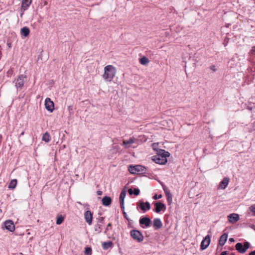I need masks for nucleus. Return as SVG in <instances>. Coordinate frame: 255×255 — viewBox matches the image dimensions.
<instances>
[{
	"instance_id": "obj_1",
	"label": "nucleus",
	"mask_w": 255,
	"mask_h": 255,
	"mask_svg": "<svg viewBox=\"0 0 255 255\" xmlns=\"http://www.w3.org/2000/svg\"><path fill=\"white\" fill-rule=\"evenodd\" d=\"M116 74V69L113 66L109 65L105 67L103 77L105 80L111 82Z\"/></svg>"
},
{
	"instance_id": "obj_2",
	"label": "nucleus",
	"mask_w": 255,
	"mask_h": 255,
	"mask_svg": "<svg viewBox=\"0 0 255 255\" xmlns=\"http://www.w3.org/2000/svg\"><path fill=\"white\" fill-rule=\"evenodd\" d=\"M128 170L131 174H135L145 173L146 168L141 165H130L128 167Z\"/></svg>"
},
{
	"instance_id": "obj_3",
	"label": "nucleus",
	"mask_w": 255,
	"mask_h": 255,
	"mask_svg": "<svg viewBox=\"0 0 255 255\" xmlns=\"http://www.w3.org/2000/svg\"><path fill=\"white\" fill-rule=\"evenodd\" d=\"M26 79V77L23 75H19L16 80L14 82L15 83V86L17 89H19L21 90L23 86L24 83Z\"/></svg>"
},
{
	"instance_id": "obj_4",
	"label": "nucleus",
	"mask_w": 255,
	"mask_h": 255,
	"mask_svg": "<svg viewBox=\"0 0 255 255\" xmlns=\"http://www.w3.org/2000/svg\"><path fill=\"white\" fill-rule=\"evenodd\" d=\"M131 237L138 242H141L143 240L144 237L142 234L138 231L133 230L130 231Z\"/></svg>"
},
{
	"instance_id": "obj_5",
	"label": "nucleus",
	"mask_w": 255,
	"mask_h": 255,
	"mask_svg": "<svg viewBox=\"0 0 255 255\" xmlns=\"http://www.w3.org/2000/svg\"><path fill=\"white\" fill-rule=\"evenodd\" d=\"M152 160L156 163L159 164H164L167 161V158H165V156H160L156 155L152 157Z\"/></svg>"
},
{
	"instance_id": "obj_6",
	"label": "nucleus",
	"mask_w": 255,
	"mask_h": 255,
	"mask_svg": "<svg viewBox=\"0 0 255 255\" xmlns=\"http://www.w3.org/2000/svg\"><path fill=\"white\" fill-rule=\"evenodd\" d=\"M45 102V106L46 110L50 112H53L54 107V103L49 98H47Z\"/></svg>"
},
{
	"instance_id": "obj_7",
	"label": "nucleus",
	"mask_w": 255,
	"mask_h": 255,
	"mask_svg": "<svg viewBox=\"0 0 255 255\" xmlns=\"http://www.w3.org/2000/svg\"><path fill=\"white\" fill-rule=\"evenodd\" d=\"M210 243V237L207 235L203 240L201 244V249L203 250L206 249Z\"/></svg>"
},
{
	"instance_id": "obj_8",
	"label": "nucleus",
	"mask_w": 255,
	"mask_h": 255,
	"mask_svg": "<svg viewBox=\"0 0 255 255\" xmlns=\"http://www.w3.org/2000/svg\"><path fill=\"white\" fill-rule=\"evenodd\" d=\"M84 218L86 222L89 225H91L93 220V214L90 211H86L84 213Z\"/></svg>"
},
{
	"instance_id": "obj_9",
	"label": "nucleus",
	"mask_w": 255,
	"mask_h": 255,
	"mask_svg": "<svg viewBox=\"0 0 255 255\" xmlns=\"http://www.w3.org/2000/svg\"><path fill=\"white\" fill-rule=\"evenodd\" d=\"M154 205L155 206L154 211L157 213H159L161 210L165 211L166 209L165 205L160 202H155Z\"/></svg>"
},
{
	"instance_id": "obj_10",
	"label": "nucleus",
	"mask_w": 255,
	"mask_h": 255,
	"mask_svg": "<svg viewBox=\"0 0 255 255\" xmlns=\"http://www.w3.org/2000/svg\"><path fill=\"white\" fill-rule=\"evenodd\" d=\"M229 222L232 224L236 223L239 220V215L236 213L230 214L228 216Z\"/></svg>"
},
{
	"instance_id": "obj_11",
	"label": "nucleus",
	"mask_w": 255,
	"mask_h": 255,
	"mask_svg": "<svg viewBox=\"0 0 255 255\" xmlns=\"http://www.w3.org/2000/svg\"><path fill=\"white\" fill-rule=\"evenodd\" d=\"M4 226L6 230L12 232L15 229V227L13 223L11 221H6L4 222Z\"/></svg>"
},
{
	"instance_id": "obj_12",
	"label": "nucleus",
	"mask_w": 255,
	"mask_h": 255,
	"mask_svg": "<svg viewBox=\"0 0 255 255\" xmlns=\"http://www.w3.org/2000/svg\"><path fill=\"white\" fill-rule=\"evenodd\" d=\"M126 191L125 190H123L120 196V206L122 210L125 209V206H124V199L126 197Z\"/></svg>"
},
{
	"instance_id": "obj_13",
	"label": "nucleus",
	"mask_w": 255,
	"mask_h": 255,
	"mask_svg": "<svg viewBox=\"0 0 255 255\" xmlns=\"http://www.w3.org/2000/svg\"><path fill=\"white\" fill-rule=\"evenodd\" d=\"M135 140L136 139L133 137H130L127 140H124L123 145H124L125 148H129L131 144L134 143L135 142Z\"/></svg>"
},
{
	"instance_id": "obj_14",
	"label": "nucleus",
	"mask_w": 255,
	"mask_h": 255,
	"mask_svg": "<svg viewBox=\"0 0 255 255\" xmlns=\"http://www.w3.org/2000/svg\"><path fill=\"white\" fill-rule=\"evenodd\" d=\"M151 223L150 219L148 217H143L139 220L140 225H144L145 227H148Z\"/></svg>"
},
{
	"instance_id": "obj_15",
	"label": "nucleus",
	"mask_w": 255,
	"mask_h": 255,
	"mask_svg": "<svg viewBox=\"0 0 255 255\" xmlns=\"http://www.w3.org/2000/svg\"><path fill=\"white\" fill-rule=\"evenodd\" d=\"M32 0H22L21 3V9L24 11L27 9L31 3Z\"/></svg>"
},
{
	"instance_id": "obj_16",
	"label": "nucleus",
	"mask_w": 255,
	"mask_h": 255,
	"mask_svg": "<svg viewBox=\"0 0 255 255\" xmlns=\"http://www.w3.org/2000/svg\"><path fill=\"white\" fill-rule=\"evenodd\" d=\"M156 155L165 156V158H167L170 156V153L168 151L160 149L157 150Z\"/></svg>"
},
{
	"instance_id": "obj_17",
	"label": "nucleus",
	"mask_w": 255,
	"mask_h": 255,
	"mask_svg": "<svg viewBox=\"0 0 255 255\" xmlns=\"http://www.w3.org/2000/svg\"><path fill=\"white\" fill-rule=\"evenodd\" d=\"M229 182V179L228 178H224L221 182L219 185V188L224 189L228 186Z\"/></svg>"
},
{
	"instance_id": "obj_18",
	"label": "nucleus",
	"mask_w": 255,
	"mask_h": 255,
	"mask_svg": "<svg viewBox=\"0 0 255 255\" xmlns=\"http://www.w3.org/2000/svg\"><path fill=\"white\" fill-rule=\"evenodd\" d=\"M228 238V235L226 233L223 234L220 237L219 241V244L221 246H223L225 244Z\"/></svg>"
},
{
	"instance_id": "obj_19",
	"label": "nucleus",
	"mask_w": 255,
	"mask_h": 255,
	"mask_svg": "<svg viewBox=\"0 0 255 255\" xmlns=\"http://www.w3.org/2000/svg\"><path fill=\"white\" fill-rule=\"evenodd\" d=\"M102 204L103 205L105 206H108L111 205L112 202L111 198L108 196H105L103 198L102 200Z\"/></svg>"
},
{
	"instance_id": "obj_20",
	"label": "nucleus",
	"mask_w": 255,
	"mask_h": 255,
	"mask_svg": "<svg viewBox=\"0 0 255 255\" xmlns=\"http://www.w3.org/2000/svg\"><path fill=\"white\" fill-rule=\"evenodd\" d=\"M163 189L166 195L167 201L169 203H171L172 202V195L165 186H163Z\"/></svg>"
},
{
	"instance_id": "obj_21",
	"label": "nucleus",
	"mask_w": 255,
	"mask_h": 255,
	"mask_svg": "<svg viewBox=\"0 0 255 255\" xmlns=\"http://www.w3.org/2000/svg\"><path fill=\"white\" fill-rule=\"evenodd\" d=\"M162 226L161 220L158 218L154 219L153 220V227L156 229L160 228Z\"/></svg>"
},
{
	"instance_id": "obj_22",
	"label": "nucleus",
	"mask_w": 255,
	"mask_h": 255,
	"mask_svg": "<svg viewBox=\"0 0 255 255\" xmlns=\"http://www.w3.org/2000/svg\"><path fill=\"white\" fill-rule=\"evenodd\" d=\"M236 249L240 253H245L246 252V249H244V246L242 243H238L236 245Z\"/></svg>"
},
{
	"instance_id": "obj_23",
	"label": "nucleus",
	"mask_w": 255,
	"mask_h": 255,
	"mask_svg": "<svg viewBox=\"0 0 255 255\" xmlns=\"http://www.w3.org/2000/svg\"><path fill=\"white\" fill-rule=\"evenodd\" d=\"M29 29L27 27H23L20 29V33L24 37H27L29 34Z\"/></svg>"
},
{
	"instance_id": "obj_24",
	"label": "nucleus",
	"mask_w": 255,
	"mask_h": 255,
	"mask_svg": "<svg viewBox=\"0 0 255 255\" xmlns=\"http://www.w3.org/2000/svg\"><path fill=\"white\" fill-rule=\"evenodd\" d=\"M113 243L111 241L104 242L102 243V247L104 250H107L112 247Z\"/></svg>"
},
{
	"instance_id": "obj_25",
	"label": "nucleus",
	"mask_w": 255,
	"mask_h": 255,
	"mask_svg": "<svg viewBox=\"0 0 255 255\" xmlns=\"http://www.w3.org/2000/svg\"><path fill=\"white\" fill-rule=\"evenodd\" d=\"M50 139H51L50 136L47 132H46L45 133H44L43 134L42 138V140L43 141H44L46 142H48L50 140Z\"/></svg>"
},
{
	"instance_id": "obj_26",
	"label": "nucleus",
	"mask_w": 255,
	"mask_h": 255,
	"mask_svg": "<svg viewBox=\"0 0 255 255\" xmlns=\"http://www.w3.org/2000/svg\"><path fill=\"white\" fill-rule=\"evenodd\" d=\"M16 184H17L16 179H13L10 182V183L8 185V188L13 189L15 188Z\"/></svg>"
},
{
	"instance_id": "obj_27",
	"label": "nucleus",
	"mask_w": 255,
	"mask_h": 255,
	"mask_svg": "<svg viewBox=\"0 0 255 255\" xmlns=\"http://www.w3.org/2000/svg\"><path fill=\"white\" fill-rule=\"evenodd\" d=\"M139 62L141 64L145 65L149 62V60L147 57L143 56L139 59Z\"/></svg>"
},
{
	"instance_id": "obj_28",
	"label": "nucleus",
	"mask_w": 255,
	"mask_h": 255,
	"mask_svg": "<svg viewBox=\"0 0 255 255\" xmlns=\"http://www.w3.org/2000/svg\"><path fill=\"white\" fill-rule=\"evenodd\" d=\"M128 191L130 195H132L133 193L135 196H137L139 194V190L138 188H134L133 191L131 189H129Z\"/></svg>"
},
{
	"instance_id": "obj_29",
	"label": "nucleus",
	"mask_w": 255,
	"mask_h": 255,
	"mask_svg": "<svg viewBox=\"0 0 255 255\" xmlns=\"http://www.w3.org/2000/svg\"><path fill=\"white\" fill-rule=\"evenodd\" d=\"M64 221V217L62 215H58L57 217L56 224L60 225Z\"/></svg>"
},
{
	"instance_id": "obj_30",
	"label": "nucleus",
	"mask_w": 255,
	"mask_h": 255,
	"mask_svg": "<svg viewBox=\"0 0 255 255\" xmlns=\"http://www.w3.org/2000/svg\"><path fill=\"white\" fill-rule=\"evenodd\" d=\"M92 253L91 248L87 247L85 249L84 254L85 255H91Z\"/></svg>"
},
{
	"instance_id": "obj_31",
	"label": "nucleus",
	"mask_w": 255,
	"mask_h": 255,
	"mask_svg": "<svg viewBox=\"0 0 255 255\" xmlns=\"http://www.w3.org/2000/svg\"><path fill=\"white\" fill-rule=\"evenodd\" d=\"M139 207L143 212H145L146 211L145 203L144 202L141 201L140 202Z\"/></svg>"
},
{
	"instance_id": "obj_32",
	"label": "nucleus",
	"mask_w": 255,
	"mask_h": 255,
	"mask_svg": "<svg viewBox=\"0 0 255 255\" xmlns=\"http://www.w3.org/2000/svg\"><path fill=\"white\" fill-rule=\"evenodd\" d=\"M244 249H246V252L247 250L250 247V244L248 242H245L244 245Z\"/></svg>"
},
{
	"instance_id": "obj_33",
	"label": "nucleus",
	"mask_w": 255,
	"mask_h": 255,
	"mask_svg": "<svg viewBox=\"0 0 255 255\" xmlns=\"http://www.w3.org/2000/svg\"><path fill=\"white\" fill-rule=\"evenodd\" d=\"M68 110L69 111L70 115H72L73 114V107L72 106L68 107Z\"/></svg>"
},
{
	"instance_id": "obj_34",
	"label": "nucleus",
	"mask_w": 255,
	"mask_h": 255,
	"mask_svg": "<svg viewBox=\"0 0 255 255\" xmlns=\"http://www.w3.org/2000/svg\"><path fill=\"white\" fill-rule=\"evenodd\" d=\"M145 203V207H146V210H149L150 209V205L149 204V203L148 202H146Z\"/></svg>"
},
{
	"instance_id": "obj_35",
	"label": "nucleus",
	"mask_w": 255,
	"mask_h": 255,
	"mask_svg": "<svg viewBox=\"0 0 255 255\" xmlns=\"http://www.w3.org/2000/svg\"><path fill=\"white\" fill-rule=\"evenodd\" d=\"M162 197V195H159V196H157V195H155L153 197V199L154 200H157L158 199H160Z\"/></svg>"
},
{
	"instance_id": "obj_36",
	"label": "nucleus",
	"mask_w": 255,
	"mask_h": 255,
	"mask_svg": "<svg viewBox=\"0 0 255 255\" xmlns=\"http://www.w3.org/2000/svg\"><path fill=\"white\" fill-rule=\"evenodd\" d=\"M13 74V70L11 69H9L7 72V74L8 76H11Z\"/></svg>"
},
{
	"instance_id": "obj_37",
	"label": "nucleus",
	"mask_w": 255,
	"mask_h": 255,
	"mask_svg": "<svg viewBox=\"0 0 255 255\" xmlns=\"http://www.w3.org/2000/svg\"><path fill=\"white\" fill-rule=\"evenodd\" d=\"M250 209L251 211L255 215V205L252 206Z\"/></svg>"
},
{
	"instance_id": "obj_38",
	"label": "nucleus",
	"mask_w": 255,
	"mask_h": 255,
	"mask_svg": "<svg viewBox=\"0 0 255 255\" xmlns=\"http://www.w3.org/2000/svg\"><path fill=\"white\" fill-rule=\"evenodd\" d=\"M104 217H100L99 219H98V221L100 223H103V222H104Z\"/></svg>"
},
{
	"instance_id": "obj_39",
	"label": "nucleus",
	"mask_w": 255,
	"mask_h": 255,
	"mask_svg": "<svg viewBox=\"0 0 255 255\" xmlns=\"http://www.w3.org/2000/svg\"><path fill=\"white\" fill-rule=\"evenodd\" d=\"M95 231L98 232L99 233H100L101 232V227L100 226H99L98 228H96L95 229Z\"/></svg>"
},
{
	"instance_id": "obj_40",
	"label": "nucleus",
	"mask_w": 255,
	"mask_h": 255,
	"mask_svg": "<svg viewBox=\"0 0 255 255\" xmlns=\"http://www.w3.org/2000/svg\"><path fill=\"white\" fill-rule=\"evenodd\" d=\"M210 69L213 70V71H216V67L214 65H212L211 66Z\"/></svg>"
},
{
	"instance_id": "obj_41",
	"label": "nucleus",
	"mask_w": 255,
	"mask_h": 255,
	"mask_svg": "<svg viewBox=\"0 0 255 255\" xmlns=\"http://www.w3.org/2000/svg\"><path fill=\"white\" fill-rule=\"evenodd\" d=\"M122 210L124 211V210ZM123 214L124 215V217L127 219V220H129L128 218L127 215L125 212L123 211Z\"/></svg>"
},
{
	"instance_id": "obj_42",
	"label": "nucleus",
	"mask_w": 255,
	"mask_h": 255,
	"mask_svg": "<svg viewBox=\"0 0 255 255\" xmlns=\"http://www.w3.org/2000/svg\"><path fill=\"white\" fill-rule=\"evenodd\" d=\"M228 254L229 253H228V251H224V252H222L220 255H226Z\"/></svg>"
},
{
	"instance_id": "obj_43",
	"label": "nucleus",
	"mask_w": 255,
	"mask_h": 255,
	"mask_svg": "<svg viewBox=\"0 0 255 255\" xmlns=\"http://www.w3.org/2000/svg\"><path fill=\"white\" fill-rule=\"evenodd\" d=\"M249 255H255V250L254 251L251 252Z\"/></svg>"
},
{
	"instance_id": "obj_44",
	"label": "nucleus",
	"mask_w": 255,
	"mask_h": 255,
	"mask_svg": "<svg viewBox=\"0 0 255 255\" xmlns=\"http://www.w3.org/2000/svg\"><path fill=\"white\" fill-rule=\"evenodd\" d=\"M97 194L98 195H101L102 194V192L101 191H98Z\"/></svg>"
},
{
	"instance_id": "obj_45",
	"label": "nucleus",
	"mask_w": 255,
	"mask_h": 255,
	"mask_svg": "<svg viewBox=\"0 0 255 255\" xmlns=\"http://www.w3.org/2000/svg\"><path fill=\"white\" fill-rule=\"evenodd\" d=\"M112 225L111 223H109L107 225V229H106V231H107L108 230V227H111Z\"/></svg>"
},
{
	"instance_id": "obj_46",
	"label": "nucleus",
	"mask_w": 255,
	"mask_h": 255,
	"mask_svg": "<svg viewBox=\"0 0 255 255\" xmlns=\"http://www.w3.org/2000/svg\"><path fill=\"white\" fill-rule=\"evenodd\" d=\"M229 241L231 242H233L235 241L234 239L233 238H230L229 239Z\"/></svg>"
},
{
	"instance_id": "obj_47",
	"label": "nucleus",
	"mask_w": 255,
	"mask_h": 255,
	"mask_svg": "<svg viewBox=\"0 0 255 255\" xmlns=\"http://www.w3.org/2000/svg\"><path fill=\"white\" fill-rule=\"evenodd\" d=\"M253 52H255V47H253L252 49Z\"/></svg>"
},
{
	"instance_id": "obj_48",
	"label": "nucleus",
	"mask_w": 255,
	"mask_h": 255,
	"mask_svg": "<svg viewBox=\"0 0 255 255\" xmlns=\"http://www.w3.org/2000/svg\"><path fill=\"white\" fill-rule=\"evenodd\" d=\"M155 145V143H153V145H152L153 148L154 149H155V147H154Z\"/></svg>"
},
{
	"instance_id": "obj_49",
	"label": "nucleus",
	"mask_w": 255,
	"mask_h": 255,
	"mask_svg": "<svg viewBox=\"0 0 255 255\" xmlns=\"http://www.w3.org/2000/svg\"><path fill=\"white\" fill-rule=\"evenodd\" d=\"M23 134H24V131H22V132L21 133L20 135H23Z\"/></svg>"
},
{
	"instance_id": "obj_50",
	"label": "nucleus",
	"mask_w": 255,
	"mask_h": 255,
	"mask_svg": "<svg viewBox=\"0 0 255 255\" xmlns=\"http://www.w3.org/2000/svg\"><path fill=\"white\" fill-rule=\"evenodd\" d=\"M231 255H235L234 253H231Z\"/></svg>"
},
{
	"instance_id": "obj_51",
	"label": "nucleus",
	"mask_w": 255,
	"mask_h": 255,
	"mask_svg": "<svg viewBox=\"0 0 255 255\" xmlns=\"http://www.w3.org/2000/svg\"><path fill=\"white\" fill-rule=\"evenodd\" d=\"M8 45L9 47H10V44H8Z\"/></svg>"
},
{
	"instance_id": "obj_52",
	"label": "nucleus",
	"mask_w": 255,
	"mask_h": 255,
	"mask_svg": "<svg viewBox=\"0 0 255 255\" xmlns=\"http://www.w3.org/2000/svg\"><path fill=\"white\" fill-rule=\"evenodd\" d=\"M22 14H23V13H22L21 14V16H22Z\"/></svg>"
}]
</instances>
